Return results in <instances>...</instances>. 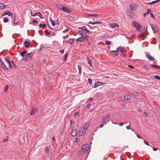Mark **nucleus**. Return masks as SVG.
<instances>
[{"instance_id": "nucleus-5", "label": "nucleus", "mask_w": 160, "mask_h": 160, "mask_svg": "<svg viewBox=\"0 0 160 160\" xmlns=\"http://www.w3.org/2000/svg\"><path fill=\"white\" fill-rule=\"evenodd\" d=\"M59 8L61 10L66 12L70 13L71 11L68 8L62 6H60L59 7Z\"/></svg>"}, {"instance_id": "nucleus-8", "label": "nucleus", "mask_w": 160, "mask_h": 160, "mask_svg": "<svg viewBox=\"0 0 160 160\" xmlns=\"http://www.w3.org/2000/svg\"><path fill=\"white\" fill-rule=\"evenodd\" d=\"M5 60L8 64L10 68H12L11 62L10 61L9 58L8 57H5Z\"/></svg>"}, {"instance_id": "nucleus-14", "label": "nucleus", "mask_w": 160, "mask_h": 160, "mask_svg": "<svg viewBox=\"0 0 160 160\" xmlns=\"http://www.w3.org/2000/svg\"><path fill=\"white\" fill-rule=\"evenodd\" d=\"M146 56L147 58L149 59V60L151 61H154L155 60V59L153 58V57H152L149 54H147Z\"/></svg>"}, {"instance_id": "nucleus-54", "label": "nucleus", "mask_w": 160, "mask_h": 160, "mask_svg": "<svg viewBox=\"0 0 160 160\" xmlns=\"http://www.w3.org/2000/svg\"><path fill=\"white\" fill-rule=\"evenodd\" d=\"M8 138H6V139H3V140L4 142H7L8 141Z\"/></svg>"}, {"instance_id": "nucleus-1", "label": "nucleus", "mask_w": 160, "mask_h": 160, "mask_svg": "<svg viewBox=\"0 0 160 160\" xmlns=\"http://www.w3.org/2000/svg\"><path fill=\"white\" fill-rule=\"evenodd\" d=\"M132 24L138 31H140L141 30L142 26L139 22L134 21L132 22Z\"/></svg>"}, {"instance_id": "nucleus-58", "label": "nucleus", "mask_w": 160, "mask_h": 160, "mask_svg": "<svg viewBox=\"0 0 160 160\" xmlns=\"http://www.w3.org/2000/svg\"><path fill=\"white\" fill-rule=\"evenodd\" d=\"M150 66L152 67L155 68H156V66H155L153 64H150Z\"/></svg>"}, {"instance_id": "nucleus-16", "label": "nucleus", "mask_w": 160, "mask_h": 160, "mask_svg": "<svg viewBox=\"0 0 160 160\" xmlns=\"http://www.w3.org/2000/svg\"><path fill=\"white\" fill-rule=\"evenodd\" d=\"M130 8L131 10L132 11L136 10L137 8L136 5L135 4H130Z\"/></svg>"}, {"instance_id": "nucleus-19", "label": "nucleus", "mask_w": 160, "mask_h": 160, "mask_svg": "<svg viewBox=\"0 0 160 160\" xmlns=\"http://www.w3.org/2000/svg\"><path fill=\"white\" fill-rule=\"evenodd\" d=\"M125 50V48L124 47H119L117 48V50L118 51V50H119L122 52H123V51H124Z\"/></svg>"}, {"instance_id": "nucleus-12", "label": "nucleus", "mask_w": 160, "mask_h": 160, "mask_svg": "<svg viewBox=\"0 0 160 160\" xmlns=\"http://www.w3.org/2000/svg\"><path fill=\"white\" fill-rule=\"evenodd\" d=\"M111 53L112 57H115L118 54V52L117 50L115 51H112L111 52Z\"/></svg>"}, {"instance_id": "nucleus-3", "label": "nucleus", "mask_w": 160, "mask_h": 160, "mask_svg": "<svg viewBox=\"0 0 160 160\" xmlns=\"http://www.w3.org/2000/svg\"><path fill=\"white\" fill-rule=\"evenodd\" d=\"M110 116L109 115H107L105 117H103L102 119V122L105 123V124H106L107 122H109L110 120L109 119Z\"/></svg>"}, {"instance_id": "nucleus-22", "label": "nucleus", "mask_w": 160, "mask_h": 160, "mask_svg": "<svg viewBox=\"0 0 160 160\" xmlns=\"http://www.w3.org/2000/svg\"><path fill=\"white\" fill-rule=\"evenodd\" d=\"M65 41L72 45L74 43V41L72 38H70L68 41H67L66 40Z\"/></svg>"}, {"instance_id": "nucleus-9", "label": "nucleus", "mask_w": 160, "mask_h": 160, "mask_svg": "<svg viewBox=\"0 0 160 160\" xmlns=\"http://www.w3.org/2000/svg\"><path fill=\"white\" fill-rule=\"evenodd\" d=\"M89 148V146L88 144H85L82 146V149L85 152L87 151Z\"/></svg>"}, {"instance_id": "nucleus-11", "label": "nucleus", "mask_w": 160, "mask_h": 160, "mask_svg": "<svg viewBox=\"0 0 160 160\" xmlns=\"http://www.w3.org/2000/svg\"><path fill=\"white\" fill-rule=\"evenodd\" d=\"M109 26L112 28H114L115 27H119L118 25L116 23H109Z\"/></svg>"}, {"instance_id": "nucleus-50", "label": "nucleus", "mask_w": 160, "mask_h": 160, "mask_svg": "<svg viewBox=\"0 0 160 160\" xmlns=\"http://www.w3.org/2000/svg\"><path fill=\"white\" fill-rule=\"evenodd\" d=\"M128 67L131 68H132V69H133L134 68V67H133L132 66V65H128Z\"/></svg>"}, {"instance_id": "nucleus-57", "label": "nucleus", "mask_w": 160, "mask_h": 160, "mask_svg": "<svg viewBox=\"0 0 160 160\" xmlns=\"http://www.w3.org/2000/svg\"><path fill=\"white\" fill-rule=\"evenodd\" d=\"M74 114L76 116H78L79 114V113L78 112H75Z\"/></svg>"}, {"instance_id": "nucleus-34", "label": "nucleus", "mask_w": 160, "mask_h": 160, "mask_svg": "<svg viewBox=\"0 0 160 160\" xmlns=\"http://www.w3.org/2000/svg\"><path fill=\"white\" fill-rule=\"evenodd\" d=\"M151 11V9H148L147 10V12L143 14L144 17H145L147 15H149V12Z\"/></svg>"}, {"instance_id": "nucleus-36", "label": "nucleus", "mask_w": 160, "mask_h": 160, "mask_svg": "<svg viewBox=\"0 0 160 160\" xmlns=\"http://www.w3.org/2000/svg\"><path fill=\"white\" fill-rule=\"evenodd\" d=\"M5 6L4 4L2 3H0V9H3L5 7Z\"/></svg>"}, {"instance_id": "nucleus-13", "label": "nucleus", "mask_w": 160, "mask_h": 160, "mask_svg": "<svg viewBox=\"0 0 160 160\" xmlns=\"http://www.w3.org/2000/svg\"><path fill=\"white\" fill-rule=\"evenodd\" d=\"M32 16L33 17L38 16L41 19H43L44 18L43 17H42V14L40 12H38L35 13L33 15H32Z\"/></svg>"}, {"instance_id": "nucleus-60", "label": "nucleus", "mask_w": 160, "mask_h": 160, "mask_svg": "<svg viewBox=\"0 0 160 160\" xmlns=\"http://www.w3.org/2000/svg\"><path fill=\"white\" fill-rule=\"evenodd\" d=\"M158 149L157 148H154L153 149V150L154 151H156Z\"/></svg>"}, {"instance_id": "nucleus-30", "label": "nucleus", "mask_w": 160, "mask_h": 160, "mask_svg": "<svg viewBox=\"0 0 160 160\" xmlns=\"http://www.w3.org/2000/svg\"><path fill=\"white\" fill-rule=\"evenodd\" d=\"M89 123H86L83 126V128L86 129L87 130L89 126Z\"/></svg>"}, {"instance_id": "nucleus-39", "label": "nucleus", "mask_w": 160, "mask_h": 160, "mask_svg": "<svg viewBox=\"0 0 160 160\" xmlns=\"http://www.w3.org/2000/svg\"><path fill=\"white\" fill-rule=\"evenodd\" d=\"M69 31V29H67L64 30H63L62 32L63 33H65L66 32H68Z\"/></svg>"}, {"instance_id": "nucleus-42", "label": "nucleus", "mask_w": 160, "mask_h": 160, "mask_svg": "<svg viewBox=\"0 0 160 160\" xmlns=\"http://www.w3.org/2000/svg\"><path fill=\"white\" fill-rule=\"evenodd\" d=\"M155 78L157 80H160V77L158 76H155Z\"/></svg>"}, {"instance_id": "nucleus-43", "label": "nucleus", "mask_w": 160, "mask_h": 160, "mask_svg": "<svg viewBox=\"0 0 160 160\" xmlns=\"http://www.w3.org/2000/svg\"><path fill=\"white\" fill-rule=\"evenodd\" d=\"M45 151L47 153H48L49 152V150L48 147H46L45 150Z\"/></svg>"}, {"instance_id": "nucleus-62", "label": "nucleus", "mask_w": 160, "mask_h": 160, "mask_svg": "<svg viewBox=\"0 0 160 160\" xmlns=\"http://www.w3.org/2000/svg\"><path fill=\"white\" fill-rule=\"evenodd\" d=\"M104 124L103 123L101 124L100 125V127L102 128L104 126Z\"/></svg>"}, {"instance_id": "nucleus-18", "label": "nucleus", "mask_w": 160, "mask_h": 160, "mask_svg": "<svg viewBox=\"0 0 160 160\" xmlns=\"http://www.w3.org/2000/svg\"><path fill=\"white\" fill-rule=\"evenodd\" d=\"M20 22L18 21H12L11 23L13 26H16L17 24H19Z\"/></svg>"}, {"instance_id": "nucleus-37", "label": "nucleus", "mask_w": 160, "mask_h": 160, "mask_svg": "<svg viewBox=\"0 0 160 160\" xmlns=\"http://www.w3.org/2000/svg\"><path fill=\"white\" fill-rule=\"evenodd\" d=\"M98 16V15L97 14H91L88 15V16L90 17H97Z\"/></svg>"}, {"instance_id": "nucleus-40", "label": "nucleus", "mask_w": 160, "mask_h": 160, "mask_svg": "<svg viewBox=\"0 0 160 160\" xmlns=\"http://www.w3.org/2000/svg\"><path fill=\"white\" fill-rule=\"evenodd\" d=\"M150 14L151 17H152L153 19L155 18V17L153 15L151 11L150 12Z\"/></svg>"}, {"instance_id": "nucleus-20", "label": "nucleus", "mask_w": 160, "mask_h": 160, "mask_svg": "<svg viewBox=\"0 0 160 160\" xmlns=\"http://www.w3.org/2000/svg\"><path fill=\"white\" fill-rule=\"evenodd\" d=\"M124 98L126 100H129L131 98V96L128 94H126L124 95Z\"/></svg>"}, {"instance_id": "nucleus-56", "label": "nucleus", "mask_w": 160, "mask_h": 160, "mask_svg": "<svg viewBox=\"0 0 160 160\" xmlns=\"http://www.w3.org/2000/svg\"><path fill=\"white\" fill-rule=\"evenodd\" d=\"M64 132V131L63 130H62L60 132V133L61 135H62L63 134Z\"/></svg>"}, {"instance_id": "nucleus-7", "label": "nucleus", "mask_w": 160, "mask_h": 160, "mask_svg": "<svg viewBox=\"0 0 160 160\" xmlns=\"http://www.w3.org/2000/svg\"><path fill=\"white\" fill-rule=\"evenodd\" d=\"M6 15H8L9 16H11V17L12 18V19H15V18H16L15 16H14V18H12V17H13V16H12V13H11L8 11H7L5 12H4L3 13L2 15V16H5Z\"/></svg>"}, {"instance_id": "nucleus-26", "label": "nucleus", "mask_w": 160, "mask_h": 160, "mask_svg": "<svg viewBox=\"0 0 160 160\" xmlns=\"http://www.w3.org/2000/svg\"><path fill=\"white\" fill-rule=\"evenodd\" d=\"M1 66L2 68L5 70H8V68L5 65L4 62H3L1 64Z\"/></svg>"}, {"instance_id": "nucleus-23", "label": "nucleus", "mask_w": 160, "mask_h": 160, "mask_svg": "<svg viewBox=\"0 0 160 160\" xmlns=\"http://www.w3.org/2000/svg\"><path fill=\"white\" fill-rule=\"evenodd\" d=\"M160 1V0H156L155 1H153L151 2L147 3L146 4L148 5H152L155 3H158Z\"/></svg>"}, {"instance_id": "nucleus-25", "label": "nucleus", "mask_w": 160, "mask_h": 160, "mask_svg": "<svg viewBox=\"0 0 160 160\" xmlns=\"http://www.w3.org/2000/svg\"><path fill=\"white\" fill-rule=\"evenodd\" d=\"M30 44L31 43L30 42H28L27 41H25L24 42V46L26 48H28Z\"/></svg>"}, {"instance_id": "nucleus-29", "label": "nucleus", "mask_w": 160, "mask_h": 160, "mask_svg": "<svg viewBox=\"0 0 160 160\" xmlns=\"http://www.w3.org/2000/svg\"><path fill=\"white\" fill-rule=\"evenodd\" d=\"M39 26L42 29H44L46 28V24L45 23L43 24H39Z\"/></svg>"}, {"instance_id": "nucleus-41", "label": "nucleus", "mask_w": 160, "mask_h": 160, "mask_svg": "<svg viewBox=\"0 0 160 160\" xmlns=\"http://www.w3.org/2000/svg\"><path fill=\"white\" fill-rule=\"evenodd\" d=\"M88 82L89 84H91L92 82V80L90 78L88 79Z\"/></svg>"}, {"instance_id": "nucleus-31", "label": "nucleus", "mask_w": 160, "mask_h": 160, "mask_svg": "<svg viewBox=\"0 0 160 160\" xmlns=\"http://www.w3.org/2000/svg\"><path fill=\"white\" fill-rule=\"evenodd\" d=\"M102 22H99L98 21H97L94 22H92L91 21H90L89 22V23L92 24V25H94V24H101Z\"/></svg>"}, {"instance_id": "nucleus-17", "label": "nucleus", "mask_w": 160, "mask_h": 160, "mask_svg": "<svg viewBox=\"0 0 160 160\" xmlns=\"http://www.w3.org/2000/svg\"><path fill=\"white\" fill-rule=\"evenodd\" d=\"M37 112V110L36 109L32 108L31 109L30 112V114L31 115H33L36 114Z\"/></svg>"}, {"instance_id": "nucleus-61", "label": "nucleus", "mask_w": 160, "mask_h": 160, "mask_svg": "<svg viewBox=\"0 0 160 160\" xmlns=\"http://www.w3.org/2000/svg\"><path fill=\"white\" fill-rule=\"evenodd\" d=\"M126 128H127V129H128V130H129V129H130V126L129 125V126H127V127H126Z\"/></svg>"}, {"instance_id": "nucleus-49", "label": "nucleus", "mask_w": 160, "mask_h": 160, "mask_svg": "<svg viewBox=\"0 0 160 160\" xmlns=\"http://www.w3.org/2000/svg\"><path fill=\"white\" fill-rule=\"evenodd\" d=\"M45 32L47 33V35H49L50 34V32H48V31L47 30H45Z\"/></svg>"}, {"instance_id": "nucleus-46", "label": "nucleus", "mask_w": 160, "mask_h": 160, "mask_svg": "<svg viewBox=\"0 0 160 160\" xmlns=\"http://www.w3.org/2000/svg\"><path fill=\"white\" fill-rule=\"evenodd\" d=\"M8 85L6 86L5 87V88L4 91L5 92H7V91L8 89Z\"/></svg>"}, {"instance_id": "nucleus-44", "label": "nucleus", "mask_w": 160, "mask_h": 160, "mask_svg": "<svg viewBox=\"0 0 160 160\" xmlns=\"http://www.w3.org/2000/svg\"><path fill=\"white\" fill-rule=\"evenodd\" d=\"M88 64L91 66V67H92V61L91 60H89L88 62Z\"/></svg>"}, {"instance_id": "nucleus-64", "label": "nucleus", "mask_w": 160, "mask_h": 160, "mask_svg": "<svg viewBox=\"0 0 160 160\" xmlns=\"http://www.w3.org/2000/svg\"><path fill=\"white\" fill-rule=\"evenodd\" d=\"M56 35V34L54 32H52V36H55V35Z\"/></svg>"}, {"instance_id": "nucleus-15", "label": "nucleus", "mask_w": 160, "mask_h": 160, "mask_svg": "<svg viewBox=\"0 0 160 160\" xmlns=\"http://www.w3.org/2000/svg\"><path fill=\"white\" fill-rule=\"evenodd\" d=\"M104 84L102 82H97L95 83L93 88H96L99 86L102 85H103Z\"/></svg>"}, {"instance_id": "nucleus-2", "label": "nucleus", "mask_w": 160, "mask_h": 160, "mask_svg": "<svg viewBox=\"0 0 160 160\" xmlns=\"http://www.w3.org/2000/svg\"><path fill=\"white\" fill-rule=\"evenodd\" d=\"M89 37V36L88 35H85V36H82L81 37H80L77 38L76 40L77 41H78L80 42H82L86 40H88V38Z\"/></svg>"}, {"instance_id": "nucleus-6", "label": "nucleus", "mask_w": 160, "mask_h": 160, "mask_svg": "<svg viewBox=\"0 0 160 160\" xmlns=\"http://www.w3.org/2000/svg\"><path fill=\"white\" fill-rule=\"evenodd\" d=\"M86 131V129L82 127L78 133V135L80 136H83L85 134Z\"/></svg>"}, {"instance_id": "nucleus-38", "label": "nucleus", "mask_w": 160, "mask_h": 160, "mask_svg": "<svg viewBox=\"0 0 160 160\" xmlns=\"http://www.w3.org/2000/svg\"><path fill=\"white\" fill-rule=\"evenodd\" d=\"M105 44L107 45H110L111 44V42L110 41H107L106 42Z\"/></svg>"}, {"instance_id": "nucleus-10", "label": "nucleus", "mask_w": 160, "mask_h": 160, "mask_svg": "<svg viewBox=\"0 0 160 160\" xmlns=\"http://www.w3.org/2000/svg\"><path fill=\"white\" fill-rule=\"evenodd\" d=\"M32 54V53H28L26 55V58L25 59L26 61H28L29 59H31Z\"/></svg>"}, {"instance_id": "nucleus-33", "label": "nucleus", "mask_w": 160, "mask_h": 160, "mask_svg": "<svg viewBox=\"0 0 160 160\" xmlns=\"http://www.w3.org/2000/svg\"><path fill=\"white\" fill-rule=\"evenodd\" d=\"M152 28L153 30V32H158V30L157 29V27H153V26H152Z\"/></svg>"}, {"instance_id": "nucleus-32", "label": "nucleus", "mask_w": 160, "mask_h": 160, "mask_svg": "<svg viewBox=\"0 0 160 160\" xmlns=\"http://www.w3.org/2000/svg\"><path fill=\"white\" fill-rule=\"evenodd\" d=\"M27 52L26 50H24L20 54L21 56L23 57H24L25 54H26Z\"/></svg>"}, {"instance_id": "nucleus-28", "label": "nucleus", "mask_w": 160, "mask_h": 160, "mask_svg": "<svg viewBox=\"0 0 160 160\" xmlns=\"http://www.w3.org/2000/svg\"><path fill=\"white\" fill-rule=\"evenodd\" d=\"M127 13L129 15L131 19H132V17L133 16V14L132 13L130 12V11L129 10H128L127 11Z\"/></svg>"}, {"instance_id": "nucleus-59", "label": "nucleus", "mask_w": 160, "mask_h": 160, "mask_svg": "<svg viewBox=\"0 0 160 160\" xmlns=\"http://www.w3.org/2000/svg\"><path fill=\"white\" fill-rule=\"evenodd\" d=\"M137 137L139 138H142V137L139 135H137Z\"/></svg>"}, {"instance_id": "nucleus-63", "label": "nucleus", "mask_w": 160, "mask_h": 160, "mask_svg": "<svg viewBox=\"0 0 160 160\" xmlns=\"http://www.w3.org/2000/svg\"><path fill=\"white\" fill-rule=\"evenodd\" d=\"M119 124L120 126H121L124 124V123H120Z\"/></svg>"}, {"instance_id": "nucleus-45", "label": "nucleus", "mask_w": 160, "mask_h": 160, "mask_svg": "<svg viewBox=\"0 0 160 160\" xmlns=\"http://www.w3.org/2000/svg\"><path fill=\"white\" fill-rule=\"evenodd\" d=\"M143 68L147 70H149V69L146 66H143Z\"/></svg>"}, {"instance_id": "nucleus-21", "label": "nucleus", "mask_w": 160, "mask_h": 160, "mask_svg": "<svg viewBox=\"0 0 160 160\" xmlns=\"http://www.w3.org/2000/svg\"><path fill=\"white\" fill-rule=\"evenodd\" d=\"M52 25L55 26L58 24V21H50Z\"/></svg>"}, {"instance_id": "nucleus-53", "label": "nucleus", "mask_w": 160, "mask_h": 160, "mask_svg": "<svg viewBox=\"0 0 160 160\" xmlns=\"http://www.w3.org/2000/svg\"><path fill=\"white\" fill-rule=\"evenodd\" d=\"M144 115L146 116H148V113H147V112H144Z\"/></svg>"}, {"instance_id": "nucleus-51", "label": "nucleus", "mask_w": 160, "mask_h": 160, "mask_svg": "<svg viewBox=\"0 0 160 160\" xmlns=\"http://www.w3.org/2000/svg\"><path fill=\"white\" fill-rule=\"evenodd\" d=\"M59 52L63 54L64 53V50H60Z\"/></svg>"}, {"instance_id": "nucleus-24", "label": "nucleus", "mask_w": 160, "mask_h": 160, "mask_svg": "<svg viewBox=\"0 0 160 160\" xmlns=\"http://www.w3.org/2000/svg\"><path fill=\"white\" fill-rule=\"evenodd\" d=\"M77 130L76 129L73 130L72 132V135L73 137H75L76 136L77 134Z\"/></svg>"}, {"instance_id": "nucleus-4", "label": "nucleus", "mask_w": 160, "mask_h": 160, "mask_svg": "<svg viewBox=\"0 0 160 160\" xmlns=\"http://www.w3.org/2000/svg\"><path fill=\"white\" fill-rule=\"evenodd\" d=\"M78 28L82 29V31H83L84 32L85 34H86V32L88 34H91L92 33V32L88 30L85 26H83L82 27H79Z\"/></svg>"}, {"instance_id": "nucleus-55", "label": "nucleus", "mask_w": 160, "mask_h": 160, "mask_svg": "<svg viewBox=\"0 0 160 160\" xmlns=\"http://www.w3.org/2000/svg\"><path fill=\"white\" fill-rule=\"evenodd\" d=\"M47 62V60H46V59H44L43 60H42V62L44 63H45V62Z\"/></svg>"}, {"instance_id": "nucleus-48", "label": "nucleus", "mask_w": 160, "mask_h": 160, "mask_svg": "<svg viewBox=\"0 0 160 160\" xmlns=\"http://www.w3.org/2000/svg\"><path fill=\"white\" fill-rule=\"evenodd\" d=\"M144 143L148 146H150V144H149V143L147 142V141L145 140L144 141Z\"/></svg>"}, {"instance_id": "nucleus-47", "label": "nucleus", "mask_w": 160, "mask_h": 160, "mask_svg": "<svg viewBox=\"0 0 160 160\" xmlns=\"http://www.w3.org/2000/svg\"><path fill=\"white\" fill-rule=\"evenodd\" d=\"M32 23L34 25H35L34 24L35 23H38V21H32Z\"/></svg>"}, {"instance_id": "nucleus-52", "label": "nucleus", "mask_w": 160, "mask_h": 160, "mask_svg": "<svg viewBox=\"0 0 160 160\" xmlns=\"http://www.w3.org/2000/svg\"><path fill=\"white\" fill-rule=\"evenodd\" d=\"M90 106H91V104H88L87 106V108L88 109H89L90 107Z\"/></svg>"}, {"instance_id": "nucleus-35", "label": "nucleus", "mask_w": 160, "mask_h": 160, "mask_svg": "<svg viewBox=\"0 0 160 160\" xmlns=\"http://www.w3.org/2000/svg\"><path fill=\"white\" fill-rule=\"evenodd\" d=\"M78 70H79V73L81 74V72H82L81 67L79 65H78Z\"/></svg>"}, {"instance_id": "nucleus-27", "label": "nucleus", "mask_w": 160, "mask_h": 160, "mask_svg": "<svg viewBox=\"0 0 160 160\" xmlns=\"http://www.w3.org/2000/svg\"><path fill=\"white\" fill-rule=\"evenodd\" d=\"M78 33L79 34L82 36H85V35H87L84 33L83 31H82V30L78 31Z\"/></svg>"}]
</instances>
